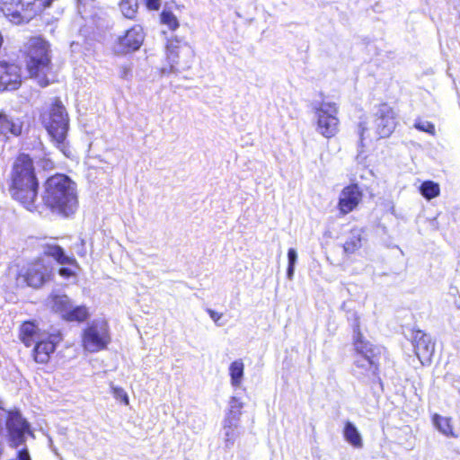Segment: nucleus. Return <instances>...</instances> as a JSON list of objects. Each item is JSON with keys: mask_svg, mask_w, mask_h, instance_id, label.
Segmentation results:
<instances>
[{"mask_svg": "<svg viewBox=\"0 0 460 460\" xmlns=\"http://www.w3.org/2000/svg\"><path fill=\"white\" fill-rule=\"evenodd\" d=\"M38 180L32 160L28 155H20L13 167L10 193L13 199L31 212L42 213V208L64 216L74 214L78 207L76 184L65 174H55L47 179L41 194L42 203H37Z\"/></svg>", "mask_w": 460, "mask_h": 460, "instance_id": "obj_1", "label": "nucleus"}, {"mask_svg": "<svg viewBox=\"0 0 460 460\" xmlns=\"http://www.w3.org/2000/svg\"><path fill=\"white\" fill-rule=\"evenodd\" d=\"M49 46L41 38H31L24 46L27 69L31 77L38 79L41 86H47L49 80L47 78L50 70Z\"/></svg>", "mask_w": 460, "mask_h": 460, "instance_id": "obj_2", "label": "nucleus"}, {"mask_svg": "<svg viewBox=\"0 0 460 460\" xmlns=\"http://www.w3.org/2000/svg\"><path fill=\"white\" fill-rule=\"evenodd\" d=\"M42 121L57 148L65 156L69 157L71 150L66 141L68 118L64 106L59 101H56L49 113L43 115Z\"/></svg>", "mask_w": 460, "mask_h": 460, "instance_id": "obj_3", "label": "nucleus"}, {"mask_svg": "<svg viewBox=\"0 0 460 460\" xmlns=\"http://www.w3.org/2000/svg\"><path fill=\"white\" fill-rule=\"evenodd\" d=\"M53 0H1L0 10L8 21L19 25L30 22Z\"/></svg>", "mask_w": 460, "mask_h": 460, "instance_id": "obj_4", "label": "nucleus"}, {"mask_svg": "<svg viewBox=\"0 0 460 460\" xmlns=\"http://www.w3.org/2000/svg\"><path fill=\"white\" fill-rule=\"evenodd\" d=\"M395 114L387 104L380 105L376 117L368 127V122L363 121L358 125L360 144L367 138H382L389 137L395 128Z\"/></svg>", "mask_w": 460, "mask_h": 460, "instance_id": "obj_5", "label": "nucleus"}, {"mask_svg": "<svg viewBox=\"0 0 460 460\" xmlns=\"http://www.w3.org/2000/svg\"><path fill=\"white\" fill-rule=\"evenodd\" d=\"M166 59L170 67L163 68V74L186 71L191 66L193 50L182 39L173 37L167 40Z\"/></svg>", "mask_w": 460, "mask_h": 460, "instance_id": "obj_6", "label": "nucleus"}, {"mask_svg": "<svg viewBox=\"0 0 460 460\" xmlns=\"http://www.w3.org/2000/svg\"><path fill=\"white\" fill-rule=\"evenodd\" d=\"M111 341L109 324L103 319L93 320L90 323L84 330L82 336L84 349L92 353L106 349Z\"/></svg>", "mask_w": 460, "mask_h": 460, "instance_id": "obj_7", "label": "nucleus"}, {"mask_svg": "<svg viewBox=\"0 0 460 460\" xmlns=\"http://www.w3.org/2000/svg\"><path fill=\"white\" fill-rule=\"evenodd\" d=\"M339 107L334 102H322L314 107L317 119L316 131L326 138L334 137L339 131Z\"/></svg>", "mask_w": 460, "mask_h": 460, "instance_id": "obj_8", "label": "nucleus"}, {"mask_svg": "<svg viewBox=\"0 0 460 460\" xmlns=\"http://www.w3.org/2000/svg\"><path fill=\"white\" fill-rule=\"evenodd\" d=\"M50 275V264L45 259L39 258L29 263L22 271L20 277L26 282L27 286L39 288L49 280Z\"/></svg>", "mask_w": 460, "mask_h": 460, "instance_id": "obj_9", "label": "nucleus"}, {"mask_svg": "<svg viewBox=\"0 0 460 460\" xmlns=\"http://www.w3.org/2000/svg\"><path fill=\"white\" fill-rule=\"evenodd\" d=\"M144 31L140 25H134L126 31L123 36H119L114 45V51L118 54H125L137 50L144 41Z\"/></svg>", "mask_w": 460, "mask_h": 460, "instance_id": "obj_10", "label": "nucleus"}, {"mask_svg": "<svg viewBox=\"0 0 460 460\" xmlns=\"http://www.w3.org/2000/svg\"><path fill=\"white\" fill-rule=\"evenodd\" d=\"M6 428L10 436L11 445L13 447H18L24 443L26 434H31L29 423L17 411L9 414Z\"/></svg>", "mask_w": 460, "mask_h": 460, "instance_id": "obj_11", "label": "nucleus"}, {"mask_svg": "<svg viewBox=\"0 0 460 460\" xmlns=\"http://www.w3.org/2000/svg\"><path fill=\"white\" fill-rule=\"evenodd\" d=\"M353 375L361 380L380 382L378 358L357 357L354 361Z\"/></svg>", "mask_w": 460, "mask_h": 460, "instance_id": "obj_12", "label": "nucleus"}, {"mask_svg": "<svg viewBox=\"0 0 460 460\" xmlns=\"http://www.w3.org/2000/svg\"><path fill=\"white\" fill-rule=\"evenodd\" d=\"M363 194L358 184L352 183L342 189L339 196L338 209L340 214L347 215L360 203Z\"/></svg>", "mask_w": 460, "mask_h": 460, "instance_id": "obj_13", "label": "nucleus"}, {"mask_svg": "<svg viewBox=\"0 0 460 460\" xmlns=\"http://www.w3.org/2000/svg\"><path fill=\"white\" fill-rule=\"evenodd\" d=\"M60 340L59 334L42 333V336L33 343L35 344L33 349L35 361L41 364L47 363Z\"/></svg>", "mask_w": 460, "mask_h": 460, "instance_id": "obj_14", "label": "nucleus"}, {"mask_svg": "<svg viewBox=\"0 0 460 460\" xmlns=\"http://www.w3.org/2000/svg\"><path fill=\"white\" fill-rule=\"evenodd\" d=\"M22 83L21 68L13 63L0 62V91L17 89Z\"/></svg>", "mask_w": 460, "mask_h": 460, "instance_id": "obj_15", "label": "nucleus"}, {"mask_svg": "<svg viewBox=\"0 0 460 460\" xmlns=\"http://www.w3.org/2000/svg\"><path fill=\"white\" fill-rule=\"evenodd\" d=\"M415 354L422 365L430 362L435 351V344L431 337L422 331H416L413 337Z\"/></svg>", "mask_w": 460, "mask_h": 460, "instance_id": "obj_16", "label": "nucleus"}, {"mask_svg": "<svg viewBox=\"0 0 460 460\" xmlns=\"http://www.w3.org/2000/svg\"><path fill=\"white\" fill-rule=\"evenodd\" d=\"M354 332L356 333L354 345L358 354L357 357L377 358L381 349L363 340L361 333L358 332V325L354 329Z\"/></svg>", "mask_w": 460, "mask_h": 460, "instance_id": "obj_17", "label": "nucleus"}, {"mask_svg": "<svg viewBox=\"0 0 460 460\" xmlns=\"http://www.w3.org/2000/svg\"><path fill=\"white\" fill-rule=\"evenodd\" d=\"M43 253L47 256L52 257L58 263L61 265H77L75 259L66 255L63 248L59 245L47 243L43 246Z\"/></svg>", "mask_w": 460, "mask_h": 460, "instance_id": "obj_18", "label": "nucleus"}, {"mask_svg": "<svg viewBox=\"0 0 460 460\" xmlns=\"http://www.w3.org/2000/svg\"><path fill=\"white\" fill-rule=\"evenodd\" d=\"M22 123L17 119L7 116L0 112V135L7 137L8 134L19 136L22 133Z\"/></svg>", "mask_w": 460, "mask_h": 460, "instance_id": "obj_19", "label": "nucleus"}, {"mask_svg": "<svg viewBox=\"0 0 460 460\" xmlns=\"http://www.w3.org/2000/svg\"><path fill=\"white\" fill-rule=\"evenodd\" d=\"M48 304L52 311L60 314L63 318L64 314H66L69 307H71L72 303L66 295L53 293L49 296Z\"/></svg>", "mask_w": 460, "mask_h": 460, "instance_id": "obj_20", "label": "nucleus"}, {"mask_svg": "<svg viewBox=\"0 0 460 460\" xmlns=\"http://www.w3.org/2000/svg\"><path fill=\"white\" fill-rule=\"evenodd\" d=\"M20 337L25 346H31L38 339L42 336V333L38 332L37 326L31 322H26L21 326Z\"/></svg>", "mask_w": 460, "mask_h": 460, "instance_id": "obj_21", "label": "nucleus"}, {"mask_svg": "<svg viewBox=\"0 0 460 460\" xmlns=\"http://www.w3.org/2000/svg\"><path fill=\"white\" fill-rule=\"evenodd\" d=\"M223 434L225 447L226 448L232 447L239 436V422L224 420Z\"/></svg>", "mask_w": 460, "mask_h": 460, "instance_id": "obj_22", "label": "nucleus"}, {"mask_svg": "<svg viewBox=\"0 0 460 460\" xmlns=\"http://www.w3.org/2000/svg\"><path fill=\"white\" fill-rule=\"evenodd\" d=\"M343 436L345 440L355 448H361L363 447L361 434L352 422L347 421L345 423Z\"/></svg>", "mask_w": 460, "mask_h": 460, "instance_id": "obj_23", "label": "nucleus"}, {"mask_svg": "<svg viewBox=\"0 0 460 460\" xmlns=\"http://www.w3.org/2000/svg\"><path fill=\"white\" fill-rule=\"evenodd\" d=\"M432 422L436 429L444 436L456 438L450 418L443 417L438 413H435L432 417Z\"/></svg>", "mask_w": 460, "mask_h": 460, "instance_id": "obj_24", "label": "nucleus"}, {"mask_svg": "<svg viewBox=\"0 0 460 460\" xmlns=\"http://www.w3.org/2000/svg\"><path fill=\"white\" fill-rule=\"evenodd\" d=\"M90 313L85 305L73 306L71 304V307H69L66 314H64L63 319L66 322L81 323L88 319Z\"/></svg>", "mask_w": 460, "mask_h": 460, "instance_id": "obj_25", "label": "nucleus"}, {"mask_svg": "<svg viewBox=\"0 0 460 460\" xmlns=\"http://www.w3.org/2000/svg\"><path fill=\"white\" fill-rule=\"evenodd\" d=\"M229 376L231 385L234 387H240L243 379L244 364L241 359L233 361L229 366Z\"/></svg>", "mask_w": 460, "mask_h": 460, "instance_id": "obj_26", "label": "nucleus"}, {"mask_svg": "<svg viewBox=\"0 0 460 460\" xmlns=\"http://www.w3.org/2000/svg\"><path fill=\"white\" fill-rule=\"evenodd\" d=\"M228 405L229 409L225 420L239 422L243 402L237 396H232L229 400Z\"/></svg>", "mask_w": 460, "mask_h": 460, "instance_id": "obj_27", "label": "nucleus"}, {"mask_svg": "<svg viewBox=\"0 0 460 460\" xmlns=\"http://www.w3.org/2000/svg\"><path fill=\"white\" fill-rule=\"evenodd\" d=\"M362 230L355 229L351 231L349 237L343 244L344 252L347 253H353L355 251L359 249L362 245Z\"/></svg>", "mask_w": 460, "mask_h": 460, "instance_id": "obj_28", "label": "nucleus"}, {"mask_svg": "<svg viewBox=\"0 0 460 460\" xmlns=\"http://www.w3.org/2000/svg\"><path fill=\"white\" fill-rule=\"evenodd\" d=\"M420 191L425 199L430 200L439 195L440 188L438 183L432 181H426L420 185Z\"/></svg>", "mask_w": 460, "mask_h": 460, "instance_id": "obj_29", "label": "nucleus"}, {"mask_svg": "<svg viewBox=\"0 0 460 460\" xmlns=\"http://www.w3.org/2000/svg\"><path fill=\"white\" fill-rule=\"evenodd\" d=\"M138 4L137 0H121L119 3V9L128 19H133L137 12Z\"/></svg>", "mask_w": 460, "mask_h": 460, "instance_id": "obj_30", "label": "nucleus"}, {"mask_svg": "<svg viewBox=\"0 0 460 460\" xmlns=\"http://www.w3.org/2000/svg\"><path fill=\"white\" fill-rule=\"evenodd\" d=\"M161 22L172 31H175L180 25L177 17L171 11L167 10L162 12Z\"/></svg>", "mask_w": 460, "mask_h": 460, "instance_id": "obj_31", "label": "nucleus"}, {"mask_svg": "<svg viewBox=\"0 0 460 460\" xmlns=\"http://www.w3.org/2000/svg\"><path fill=\"white\" fill-rule=\"evenodd\" d=\"M288 265L287 270V277L292 279L295 272V265L297 261V253L294 248H289L288 252Z\"/></svg>", "mask_w": 460, "mask_h": 460, "instance_id": "obj_32", "label": "nucleus"}, {"mask_svg": "<svg viewBox=\"0 0 460 460\" xmlns=\"http://www.w3.org/2000/svg\"><path fill=\"white\" fill-rule=\"evenodd\" d=\"M414 127L420 131L427 132L432 136L435 135V126L429 121L419 119L415 121Z\"/></svg>", "mask_w": 460, "mask_h": 460, "instance_id": "obj_33", "label": "nucleus"}, {"mask_svg": "<svg viewBox=\"0 0 460 460\" xmlns=\"http://www.w3.org/2000/svg\"><path fill=\"white\" fill-rule=\"evenodd\" d=\"M112 394L117 400H120L125 404H128V396L121 387H112Z\"/></svg>", "mask_w": 460, "mask_h": 460, "instance_id": "obj_34", "label": "nucleus"}, {"mask_svg": "<svg viewBox=\"0 0 460 460\" xmlns=\"http://www.w3.org/2000/svg\"><path fill=\"white\" fill-rule=\"evenodd\" d=\"M208 313L210 316V318L214 321V323L218 325V326H222L223 323H219V320L221 319L222 317V314L220 313H217L212 309H208Z\"/></svg>", "mask_w": 460, "mask_h": 460, "instance_id": "obj_35", "label": "nucleus"}, {"mask_svg": "<svg viewBox=\"0 0 460 460\" xmlns=\"http://www.w3.org/2000/svg\"><path fill=\"white\" fill-rule=\"evenodd\" d=\"M58 273L61 277H63L65 279H68L75 275L74 270H72L71 268H67V267L60 268L58 270Z\"/></svg>", "mask_w": 460, "mask_h": 460, "instance_id": "obj_36", "label": "nucleus"}, {"mask_svg": "<svg viewBox=\"0 0 460 460\" xmlns=\"http://www.w3.org/2000/svg\"><path fill=\"white\" fill-rule=\"evenodd\" d=\"M17 460H31L27 448H22L17 452Z\"/></svg>", "mask_w": 460, "mask_h": 460, "instance_id": "obj_37", "label": "nucleus"}, {"mask_svg": "<svg viewBox=\"0 0 460 460\" xmlns=\"http://www.w3.org/2000/svg\"><path fill=\"white\" fill-rule=\"evenodd\" d=\"M146 5L151 10H158L160 7L159 0H146Z\"/></svg>", "mask_w": 460, "mask_h": 460, "instance_id": "obj_38", "label": "nucleus"}, {"mask_svg": "<svg viewBox=\"0 0 460 460\" xmlns=\"http://www.w3.org/2000/svg\"><path fill=\"white\" fill-rule=\"evenodd\" d=\"M129 73H130V69L127 66H123L119 69V76L121 78L127 79L128 77Z\"/></svg>", "mask_w": 460, "mask_h": 460, "instance_id": "obj_39", "label": "nucleus"}]
</instances>
